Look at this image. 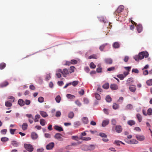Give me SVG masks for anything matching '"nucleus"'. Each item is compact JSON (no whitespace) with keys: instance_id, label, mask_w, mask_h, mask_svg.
Instances as JSON below:
<instances>
[{"instance_id":"nucleus-1","label":"nucleus","mask_w":152,"mask_h":152,"mask_svg":"<svg viewBox=\"0 0 152 152\" xmlns=\"http://www.w3.org/2000/svg\"><path fill=\"white\" fill-rule=\"evenodd\" d=\"M148 53L147 52H142L138 54V56L139 57L140 59L141 60L144 57L147 58L148 56Z\"/></svg>"},{"instance_id":"nucleus-2","label":"nucleus","mask_w":152,"mask_h":152,"mask_svg":"<svg viewBox=\"0 0 152 152\" xmlns=\"http://www.w3.org/2000/svg\"><path fill=\"white\" fill-rule=\"evenodd\" d=\"M58 71L61 73L63 74V76L65 77H66L67 75L70 73L69 70L66 68L64 69L63 71H62L61 69H59L58 70Z\"/></svg>"},{"instance_id":"nucleus-3","label":"nucleus","mask_w":152,"mask_h":152,"mask_svg":"<svg viewBox=\"0 0 152 152\" xmlns=\"http://www.w3.org/2000/svg\"><path fill=\"white\" fill-rule=\"evenodd\" d=\"M25 148L29 152H31L34 150L33 146L30 144H25Z\"/></svg>"},{"instance_id":"nucleus-4","label":"nucleus","mask_w":152,"mask_h":152,"mask_svg":"<svg viewBox=\"0 0 152 152\" xmlns=\"http://www.w3.org/2000/svg\"><path fill=\"white\" fill-rule=\"evenodd\" d=\"M124 7L123 6L120 5L117 9L116 11H115L114 14L116 15H117L118 14H119V13L121 12L124 10Z\"/></svg>"},{"instance_id":"nucleus-5","label":"nucleus","mask_w":152,"mask_h":152,"mask_svg":"<svg viewBox=\"0 0 152 152\" xmlns=\"http://www.w3.org/2000/svg\"><path fill=\"white\" fill-rule=\"evenodd\" d=\"M54 143L53 142H51L46 146V149L48 150L52 149L54 146Z\"/></svg>"},{"instance_id":"nucleus-6","label":"nucleus","mask_w":152,"mask_h":152,"mask_svg":"<svg viewBox=\"0 0 152 152\" xmlns=\"http://www.w3.org/2000/svg\"><path fill=\"white\" fill-rule=\"evenodd\" d=\"M137 139L140 141L144 140L145 139V137L143 135H137L136 136Z\"/></svg>"},{"instance_id":"nucleus-7","label":"nucleus","mask_w":152,"mask_h":152,"mask_svg":"<svg viewBox=\"0 0 152 152\" xmlns=\"http://www.w3.org/2000/svg\"><path fill=\"white\" fill-rule=\"evenodd\" d=\"M62 135L59 133H57L55 135V137L56 139L60 141H62L63 140V138H62Z\"/></svg>"},{"instance_id":"nucleus-8","label":"nucleus","mask_w":152,"mask_h":152,"mask_svg":"<svg viewBox=\"0 0 152 152\" xmlns=\"http://www.w3.org/2000/svg\"><path fill=\"white\" fill-rule=\"evenodd\" d=\"M115 130L116 132L120 133L122 131V128L120 125H117L115 127Z\"/></svg>"},{"instance_id":"nucleus-9","label":"nucleus","mask_w":152,"mask_h":152,"mask_svg":"<svg viewBox=\"0 0 152 152\" xmlns=\"http://www.w3.org/2000/svg\"><path fill=\"white\" fill-rule=\"evenodd\" d=\"M110 88L112 90H117L118 88V87L117 84H113L110 85Z\"/></svg>"},{"instance_id":"nucleus-10","label":"nucleus","mask_w":152,"mask_h":152,"mask_svg":"<svg viewBox=\"0 0 152 152\" xmlns=\"http://www.w3.org/2000/svg\"><path fill=\"white\" fill-rule=\"evenodd\" d=\"M31 137L32 139L35 140L37 138L38 135L35 132H33L31 133Z\"/></svg>"},{"instance_id":"nucleus-11","label":"nucleus","mask_w":152,"mask_h":152,"mask_svg":"<svg viewBox=\"0 0 152 152\" xmlns=\"http://www.w3.org/2000/svg\"><path fill=\"white\" fill-rule=\"evenodd\" d=\"M137 29L138 33L141 32L142 29V27L141 25L140 24L138 25L137 26Z\"/></svg>"},{"instance_id":"nucleus-12","label":"nucleus","mask_w":152,"mask_h":152,"mask_svg":"<svg viewBox=\"0 0 152 152\" xmlns=\"http://www.w3.org/2000/svg\"><path fill=\"white\" fill-rule=\"evenodd\" d=\"M54 129L59 132L62 131L63 130V129L61 127L58 126H55Z\"/></svg>"},{"instance_id":"nucleus-13","label":"nucleus","mask_w":152,"mask_h":152,"mask_svg":"<svg viewBox=\"0 0 152 152\" xmlns=\"http://www.w3.org/2000/svg\"><path fill=\"white\" fill-rule=\"evenodd\" d=\"M28 125L27 123H23L22 125V129L24 130H26L27 129Z\"/></svg>"},{"instance_id":"nucleus-14","label":"nucleus","mask_w":152,"mask_h":152,"mask_svg":"<svg viewBox=\"0 0 152 152\" xmlns=\"http://www.w3.org/2000/svg\"><path fill=\"white\" fill-rule=\"evenodd\" d=\"M113 46L115 48H118L119 47L120 44L118 42H115L113 44Z\"/></svg>"},{"instance_id":"nucleus-15","label":"nucleus","mask_w":152,"mask_h":152,"mask_svg":"<svg viewBox=\"0 0 152 152\" xmlns=\"http://www.w3.org/2000/svg\"><path fill=\"white\" fill-rule=\"evenodd\" d=\"M138 142L136 140L132 139L129 141V143L132 144H137L138 143Z\"/></svg>"},{"instance_id":"nucleus-16","label":"nucleus","mask_w":152,"mask_h":152,"mask_svg":"<svg viewBox=\"0 0 152 152\" xmlns=\"http://www.w3.org/2000/svg\"><path fill=\"white\" fill-rule=\"evenodd\" d=\"M9 83L7 81H5L1 83L0 85V86L1 87L3 88L6 86Z\"/></svg>"},{"instance_id":"nucleus-17","label":"nucleus","mask_w":152,"mask_h":152,"mask_svg":"<svg viewBox=\"0 0 152 152\" xmlns=\"http://www.w3.org/2000/svg\"><path fill=\"white\" fill-rule=\"evenodd\" d=\"M18 104L21 106H22L25 104L24 102L22 99H19L18 101Z\"/></svg>"},{"instance_id":"nucleus-18","label":"nucleus","mask_w":152,"mask_h":152,"mask_svg":"<svg viewBox=\"0 0 152 152\" xmlns=\"http://www.w3.org/2000/svg\"><path fill=\"white\" fill-rule=\"evenodd\" d=\"M105 62L107 64H111L112 63V60L110 58H106L104 60Z\"/></svg>"},{"instance_id":"nucleus-19","label":"nucleus","mask_w":152,"mask_h":152,"mask_svg":"<svg viewBox=\"0 0 152 152\" xmlns=\"http://www.w3.org/2000/svg\"><path fill=\"white\" fill-rule=\"evenodd\" d=\"M40 113L42 116L43 117H46L48 116V115L46 113L43 111H40Z\"/></svg>"},{"instance_id":"nucleus-20","label":"nucleus","mask_w":152,"mask_h":152,"mask_svg":"<svg viewBox=\"0 0 152 152\" xmlns=\"http://www.w3.org/2000/svg\"><path fill=\"white\" fill-rule=\"evenodd\" d=\"M129 89L131 91L133 92H134L136 90L135 86H129Z\"/></svg>"},{"instance_id":"nucleus-21","label":"nucleus","mask_w":152,"mask_h":152,"mask_svg":"<svg viewBox=\"0 0 152 152\" xmlns=\"http://www.w3.org/2000/svg\"><path fill=\"white\" fill-rule=\"evenodd\" d=\"M109 123V121L108 120H104L102 122V126L103 127H104L107 125Z\"/></svg>"},{"instance_id":"nucleus-22","label":"nucleus","mask_w":152,"mask_h":152,"mask_svg":"<svg viewBox=\"0 0 152 152\" xmlns=\"http://www.w3.org/2000/svg\"><path fill=\"white\" fill-rule=\"evenodd\" d=\"M135 124V122L133 120H129L127 121V124L130 126H132Z\"/></svg>"},{"instance_id":"nucleus-23","label":"nucleus","mask_w":152,"mask_h":152,"mask_svg":"<svg viewBox=\"0 0 152 152\" xmlns=\"http://www.w3.org/2000/svg\"><path fill=\"white\" fill-rule=\"evenodd\" d=\"M40 118V116L39 115L37 114L36 115L34 118V121L35 122L38 121L39 119Z\"/></svg>"},{"instance_id":"nucleus-24","label":"nucleus","mask_w":152,"mask_h":152,"mask_svg":"<svg viewBox=\"0 0 152 152\" xmlns=\"http://www.w3.org/2000/svg\"><path fill=\"white\" fill-rule=\"evenodd\" d=\"M82 120L83 123L85 124H87L88 122V118L86 117L83 118Z\"/></svg>"},{"instance_id":"nucleus-25","label":"nucleus","mask_w":152,"mask_h":152,"mask_svg":"<svg viewBox=\"0 0 152 152\" xmlns=\"http://www.w3.org/2000/svg\"><path fill=\"white\" fill-rule=\"evenodd\" d=\"M95 148V145H90L88 146V149L89 150H94Z\"/></svg>"},{"instance_id":"nucleus-26","label":"nucleus","mask_w":152,"mask_h":152,"mask_svg":"<svg viewBox=\"0 0 152 152\" xmlns=\"http://www.w3.org/2000/svg\"><path fill=\"white\" fill-rule=\"evenodd\" d=\"M12 144L14 147H17L19 144V143L16 141H12Z\"/></svg>"},{"instance_id":"nucleus-27","label":"nucleus","mask_w":152,"mask_h":152,"mask_svg":"<svg viewBox=\"0 0 152 152\" xmlns=\"http://www.w3.org/2000/svg\"><path fill=\"white\" fill-rule=\"evenodd\" d=\"M133 108V105L131 104H128L125 107L126 110H131Z\"/></svg>"},{"instance_id":"nucleus-28","label":"nucleus","mask_w":152,"mask_h":152,"mask_svg":"<svg viewBox=\"0 0 152 152\" xmlns=\"http://www.w3.org/2000/svg\"><path fill=\"white\" fill-rule=\"evenodd\" d=\"M80 139L84 141H87L90 140L91 138L90 137H81L80 138Z\"/></svg>"},{"instance_id":"nucleus-29","label":"nucleus","mask_w":152,"mask_h":152,"mask_svg":"<svg viewBox=\"0 0 152 152\" xmlns=\"http://www.w3.org/2000/svg\"><path fill=\"white\" fill-rule=\"evenodd\" d=\"M75 69V68L74 66H70L69 70L70 73L74 72Z\"/></svg>"},{"instance_id":"nucleus-30","label":"nucleus","mask_w":152,"mask_h":152,"mask_svg":"<svg viewBox=\"0 0 152 152\" xmlns=\"http://www.w3.org/2000/svg\"><path fill=\"white\" fill-rule=\"evenodd\" d=\"M107 45V43H105L100 46L99 48V49L101 51H103L105 46Z\"/></svg>"},{"instance_id":"nucleus-31","label":"nucleus","mask_w":152,"mask_h":152,"mask_svg":"<svg viewBox=\"0 0 152 152\" xmlns=\"http://www.w3.org/2000/svg\"><path fill=\"white\" fill-rule=\"evenodd\" d=\"M66 97L68 99H74L75 96L69 94H68L66 95Z\"/></svg>"},{"instance_id":"nucleus-32","label":"nucleus","mask_w":152,"mask_h":152,"mask_svg":"<svg viewBox=\"0 0 152 152\" xmlns=\"http://www.w3.org/2000/svg\"><path fill=\"white\" fill-rule=\"evenodd\" d=\"M6 64L4 63H2L0 64V69H3L6 67Z\"/></svg>"},{"instance_id":"nucleus-33","label":"nucleus","mask_w":152,"mask_h":152,"mask_svg":"<svg viewBox=\"0 0 152 152\" xmlns=\"http://www.w3.org/2000/svg\"><path fill=\"white\" fill-rule=\"evenodd\" d=\"M137 118L140 122L142 120V118L141 115L140 114H137Z\"/></svg>"},{"instance_id":"nucleus-34","label":"nucleus","mask_w":152,"mask_h":152,"mask_svg":"<svg viewBox=\"0 0 152 152\" xmlns=\"http://www.w3.org/2000/svg\"><path fill=\"white\" fill-rule=\"evenodd\" d=\"M40 124L42 126H44L45 125V121L43 119H41L40 120Z\"/></svg>"},{"instance_id":"nucleus-35","label":"nucleus","mask_w":152,"mask_h":152,"mask_svg":"<svg viewBox=\"0 0 152 152\" xmlns=\"http://www.w3.org/2000/svg\"><path fill=\"white\" fill-rule=\"evenodd\" d=\"M61 98L60 95H58L55 98L56 101L57 103H59L60 102Z\"/></svg>"},{"instance_id":"nucleus-36","label":"nucleus","mask_w":152,"mask_h":152,"mask_svg":"<svg viewBox=\"0 0 152 152\" xmlns=\"http://www.w3.org/2000/svg\"><path fill=\"white\" fill-rule=\"evenodd\" d=\"M106 100L107 102H111L112 99L109 95H107L106 98Z\"/></svg>"},{"instance_id":"nucleus-37","label":"nucleus","mask_w":152,"mask_h":152,"mask_svg":"<svg viewBox=\"0 0 152 152\" xmlns=\"http://www.w3.org/2000/svg\"><path fill=\"white\" fill-rule=\"evenodd\" d=\"M109 87V84L107 83L104 84L103 86L102 87L105 89H107Z\"/></svg>"},{"instance_id":"nucleus-38","label":"nucleus","mask_w":152,"mask_h":152,"mask_svg":"<svg viewBox=\"0 0 152 152\" xmlns=\"http://www.w3.org/2000/svg\"><path fill=\"white\" fill-rule=\"evenodd\" d=\"M5 105L7 107H10L12 106V104L9 102L6 101L5 102Z\"/></svg>"},{"instance_id":"nucleus-39","label":"nucleus","mask_w":152,"mask_h":152,"mask_svg":"<svg viewBox=\"0 0 152 152\" xmlns=\"http://www.w3.org/2000/svg\"><path fill=\"white\" fill-rule=\"evenodd\" d=\"M74 116V114L73 112H70L68 114V117L70 118H72Z\"/></svg>"},{"instance_id":"nucleus-40","label":"nucleus","mask_w":152,"mask_h":152,"mask_svg":"<svg viewBox=\"0 0 152 152\" xmlns=\"http://www.w3.org/2000/svg\"><path fill=\"white\" fill-rule=\"evenodd\" d=\"M146 83L148 86H151L152 85V79L147 80L146 82Z\"/></svg>"},{"instance_id":"nucleus-41","label":"nucleus","mask_w":152,"mask_h":152,"mask_svg":"<svg viewBox=\"0 0 152 152\" xmlns=\"http://www.w3.org/2000/svg\"><path fill=\"white\" fill-rule=\"evenodd\" d=\"M113 108L115 110H116L119 107V105L115 103H114L113 106Z\"/></svg>"},{"instance_id":"nucleus-42","label":"nucleus","mask_w":152,"mask_h":152,"mask_svg":"<svg viewBox=\"0 0 152 152\" xmlns=\"http://www.w3.org/2000/svg\"><path fill=\"white\" fill-rule=\"evenodd\" d=\"M122 143V142L119 140H115L114 143L116 145L118 146H119L120 145V143Z\"/></svg>"},{"instance_id":"nucleus-43","label":"nucleus","mask_w":152,"mask_h":152,"mask_svg":"<svg viewBox=\"0 0 152 152\" xmlns=\"http://www.w3.org/2000/svg\"><path fill=\"white\" fill-rule=\"evenodd\" d=\"M90 66L92 69H94L96 67V66L93 62H91L90 64Z\"/></svg>"},{"instance_id":"nucleus-44","label":"nucleus","mask_w":152,"mask_h":152,"mask_svg":"<svg viewBox=\"0 0 152 152\" xmlns=\"http://www.w3.org/2000/svg\"><path fill=\"white\" fill-rule=\"evenodd\" d=\"M95 97L96 99L98 100H100L101 99L100 96L99 94L96 93L95 94Z\"/></svg>"},{"instance_id":"nucleus-45","label":"nucleus","mask_w":152,"mask_h":152,"mask_svg":"<svg viewBox=\"0 0 152 152\" xmlns=\"http://www.w3.org/2000/svg\"><path fill=\"white\" fill-rule=\"evenodd\" d=\"M147 113L148 115H151L152 113V109L150 108H149L148 110Z\"/></svg>"},{"instance_id":"nucleus-46","label":"nucleus","mask_w":152,"mask_h":152,"mask_svg":"<svg viewBox=\"0 0 152 152\" xmlns=\"http://www.w3.org/2000/svg\"><path fill=\"white\" fill-rule=\"evenodd\" d=\"M99 135L101 137L103 138H106L107 137V135L103 133H100Z\"/></svg>"},{"instance_id":"nucleus-47","label":"nucleus","mask_w":152,"mask_h":152,"mask_svg":"<svg viewBox=\"0 0 152 152\" xmlns=\"http://www.w3.org/2000/svg\"><path fill=\"white\" fill-rule=\"evenodd\" d=\"M38 101L39 102H42L44 101V99L42 97H40L38 99Z\"/></svg>"},{"instance_id":"nucleus-48","label":"nucleus","mask_w":152,"mask_h":152,"mask_svg":"<svg viewBox=\"0 0 152 152\" xmlns=\"http://www.w3.org/2000/svg\"><path fill=\"white\" fill-rule=\"evenodd\" d=\"M70 61L71 64H76L77 63V61L76 60L74 59Z\"/></svg>"},{"instance_id":"nucleus-49","label":"nucleus","mask_w":152,"mask_h":152,"mask_svg":"<svg viewBox=\"0 0 152 152\" xmlns=\"http://www.w3.org/2000/svg\"><path fill=\"white\" fill-rule=\"evenodd\" d=\"M16 129H10V132L11 134H14L15 132L16 131Z\"/></svg>"},{"instance_id":"nucleus-50","label":"nucleus","mask_w":152,"mask_h":152,"mask_svg":"<svg viewBox=\"0 0 152 152\" xmlns=\"http://www.w3.org/2000/svg\"><path fill=\"white\" fill-rule=\"evenodd\" d=\"M8 138L6 137H3L1 138V140L2 142L7 141L8 140Z\"/></svg>"},{"instance_id":"nucleus-51","label":"nucleus","mask_w":152,"mask_h":152,"mask_svg":"<svg viewBox=\"0 0 152 152\" xmlns=\"http://www.w3.org/2000/svg\"><path fill=\"white\" fill-rule=\"evenodd\" d=\"M115 69V67L114 66L108 68L107 70L109 71H113Z\"/></svg>"},{"instance_id":"nucleus-52","label":"nucleus","mask_w":152,"mask_h":152,"mask_svg":"<svg viewBox=\"0 0 152 152\" xmlns=\"http://www.w3.org/2000/svg\"><path fill=\"white\" fill-rule=\"evenodd\" d=\"M79 83L78 81H73L72 83V85L74 86H75Z\"/></svg>"},{"instance_id":"nucleus-53","label":"nucleus","mask_w":152,"mask_h":152,"mask_svg":"<svg viewBox=\"0 0 152 152\" xmlns=\"http://www.w3.org/2000/svg\"><path fill=\"white\" fill-rule=\"evenodd\" d=\"M83 102L84 103L86 104H88L89 102L88 99L86 98H84L83 99Z\"/></svg>"},{"instance_id":"nucleus-54","label":"nucleus","mask_w":152,"mask_h":152,"mask_svg":"<svg viewBox=\"0 0 152 152\" xmlns=\"http://www.w3.org/2000/svg\"><path fill=\"white\" fill-rule=\"evenodd\" d=\"M102 68L100 67H99L96 69V72H102Z\"/></svg>"},{"instance_id":"nucleus-55","label":"nucleus","mask_w":152,"mask_h":152,"mask_svg":"<svg viewBox=\"0 0 152 152\" xmlns=\"http://www.w3.org/2000/svg\"><path fill=\"white\" fill-rule=\"evenodd\" d=\"M134 59L137 61H139L140 59L138 55H136L134 57Z\"/></svg>"},{"instance_id":"nucleus-56","label":"nucleus","mask_w":152,"mask_h":152,"mask_svg":"<svg viewBox=\"0 0 152 152\" xmlns=\"http://www.w3.org/2000/svg\"><path fill=\"white\" fill-rule=\"evenodd\" d=\"M118 77L121 80H122L124 78L125 76L123 75H119L118 76Z\"/></svg>"},{"instance_id":"nucleus-57","label":"nucleus","mask_w":152,"mask_h":152,"mask_svg":"<svg viewBox=\"0 0 152 152\" xmlns=\"http://www.w3.org/2000/svg\"><path fill=\"white\" fill-rule=\"evenodd\" d=\"M91 58L96 59V55H93L90 56L88 57V59H91Z\"/></svg>"},{"instance_id":"nucleus-58","label":"nucleus","mask_w":152,"mask_h":152,"mask_svg":"<svg viewBox=\"0 0 152 152\" xmlns=\"http://www.w3.org/2000/svg\"><path fill=\"white\" fill-rule=\"evenodd\" d=\"M24 102L25 104L26 105H29L31 103L30 101L29 100L26 99Z\"/></svg>"},{"instance_id":"nucleus-59","label":"nucleus","mask_w":152,"mask_h":152,"mask_svg":"<svg viewBox=\"0 0 152 152\" xmlns=\"http://www.w3.org/2000/svg\"><path fill=\"white\" fill-rule=\"evenodd\" d=\"M61 115V113L60 111H57L56 113V117H59Z\"/></svg>"},{"instance_id":"nucleus-60","label":"nucleus","mask_w":152,"mask_h":152,"mask_svg":"<svg viewBox=\"0 0 152 152\" xmlns=\"http://www.w3.org/2000/svg\"><path fill=\"white\" fill-rule=\"evenodd\" d=\"M111 123L112 125H115L116 124V121L115 119H112L111 120Z\"/></svg>"},{"instance_id":"nucleus-61","label":"nucleus","mask_w":152,"mask_h":152,"mask_svg":"<svg viewBox=\"0 0 152 152\" xmlns=\"http://www.w3.org/2000/svg\"><path fill=\"white\" fill-rule=\"evenodd\" d=\"M129 59V58L128 56H126L124 57V60L125 62H127L128 61Z\"/></svg>"},{"instance_id":"nucleus-62","label":"nucleus","mask_w":152,"mask_h":152,"mask_svg":"<svg viewBox=\"0 0 152 152\" xmlns=\"http://www.w3.org/2000/svg\"><path fill=\"white\" fill-rule=\"evenodd\" d=\"M132 72L136 73H138L139 72L138 70L136 69H133L132 70Z\"/></svg>"},{"instance_id":"nucleus-63","label":"nucleus","mask_w":152,"mask_h":152,"mask_svg":"<svg viewBox=\"0 0 152 152\" xmlns=\"http://www.w3.org/2000/svg\"><path fill=\"white\" fill-rule=\"evenodd\" d=\"M33 120L34 118L33 116L31 118H29L28 121L30 122V123L31 124L33 122Z\"/></svg>"},{"instance_id":"nucleus-64","label":"nucleus","mask_w":152,"mask_h":152,"mask_svg":"<svg viewBox=\"0 0 152 152\" xmlns=\"http://www.w3.org/2000/svg\"><path fill=\"white\" fill-rule=\"evenodd\" d=\"M44 149L43 148L38 149L37 150V152H43Z\"/></svg>"}]
</instances>
